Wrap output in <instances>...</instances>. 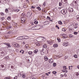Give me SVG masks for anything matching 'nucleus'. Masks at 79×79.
<instances>
[{
  "instance_id": "obj_1",
  "label": "nucleus",
  "mask_w": 79,
  "mask_h": 79,
  "mask_svg": "<svg viewBox=\"0 0 79 79\" xmlns=\"http://www.w3.org/2000/svg\"><path fill=\"white\" fill-rule=\"evenodd\" d=\"M45 40V38L43 37L37 38V40L39 42H43L44 40Z\"/></svg>"
},
{
  "instance_id": "obj_2",
  "label": "nucleus",
  "mask_w": 79,
  "mask_h": 79,
  "mask_svg": "<svg viewBox=\"0 0 79 79\" xmlns=\"http://www.w3.org/2000/svg\"><path fill=\"white\" fill-rule=\"evenodd\" d=\"M12 44L13 46L15 47H19V44H16L15 42H13L12 43Z\"/></svg>"
},
{
  "instance_id": "obj_3",
  "label": "nucleus",
  "mask_w": 79,
  "mask_h": 79,
  "mask_svg": "<svg viewBox=\"0 0 79 79\" xmlns=\"http://www.w3.org/2000/svg\"><path fill=\"white\" fill-rule=\"evenodd\" d=\"M63 45L64 47H68L69 45V42H64L63 43Z\"/></svg>"
},
{
  "instance_id": "obj_4",
  "label": "nucleus",
  "mask_w": 79,
  "mask_h": 79,
  "mask_svg": "<svg viewBox=\"0 0 79 79\" xmlns=\"http://www.w3.org/2000/svg\"><path fill=\"white\" fill-rule=\"evenodd\" d=\"M36 26V29H37V30H39V29H40L41 28H42V25H40L38 26Z\"/></svg>"
},
{
  "instance_id": "obj_5",
  "label": "nucleus",
  "mask_w": 79,
  "mask_h": 79,
  "mask_svg": "<svg viewBox=\"0 0 79 79\" xmlns=\"http://www.w3.org/2000/svg\"><path fill=\"white\" fill-rule=\"evenodd\" d=\"M61 12L63 15H65V14H66V13H67V10H66V9L62 10L61 11Z\"/></svg>"
},
{
  "instance_id": "obj_6",
  "label": "nucleus",
  "mask_w": 79,
  "mask_h": 79,
  "mask_svg": "<svg viewBox=\"0 0 79 79\" xmlns=\"http://www.w3.org/2000/svg\"><path fill=\"white\" fill-rule=\"evenodd\" d=\"M0 69L1 70H4V69H5V67H4V65H2L0 66Z\"/></svg>"
},
{
  "instance_id": "obj_7",
  "label": "nucleus",
  "mask_w": 79,
  "mask_h": 79,
  "mask_svg": "<svg viewBox=\"0 0 79 79\" xmlns=\"http://www.w3.org/2000/svg\"><path fill=\"white\" fill-rule=\"evenodd\" d=\"M47 43L48 44H50V45H51L53 43V41L52 40H50L49 41H47Z\"/></svg>"
},
{
  "instance_id": "obj_8",
  "label": "nucleus",
  "mask_w": 79,
  "mask_h": 79,
  "mask_svg": "<svg viewBox=\"0 0 79 79\" xmlns=\"http://www.w3.org/2000/svg\"><path fill=\"white\" fill-rule=\"evenodd\" d=\"M68 11L69 12H73V9L72 8L69 7L68 9Z\"/></svg>"
},
{
  "instance_id": "obj_9",
  "label": "nucleus",
  "mask_w": 79,
  "mask_h": 79,
  "mask_svg": "<svg viewBox=\"0 0 79 79\" xmlns=\"http://www.w3.org/2000/svg\"><path fill=\"white\" fill-rule=\"evenodd\" d=\"M37 27H36V26H35L33 27H32L31 28V30H37V29L36 28Z\"/></svg>"
},
{
  "instance_id": "obj_10",
  "label": "nucleus",
  "mask_w": 79,
  "mask_h": 79,
  "mask_svg": "<svg viewBox=\"0 0 79 79\" xmlns=\"http://www.w3.org/2000/svg\"><path fill=\"white\" fill-rule=\"evenodd\" d=\"M23 36L19 37L17 38V40H23Z\"/></svg>"
},
{
  "instance_id": "obj_11",
  "label": "nucleus",
  "mask_w": 79,
  "mask_h": 79,
  "mask_svg": "<svg viewBox=\"0 0 79 79\" xmlns=\"http://www.w3.org/2000/svg\"><path fill=\"white\" fill-rule=\"evenodd\" d=\"M25 18H24V17H22L21 18V20L22 21V23H24V22H25Z\"/></svg>"
},
{
  "instance_id": "obj_12",
  "label": "nucleus",
  "mask_w": 79,
  "mask_h": 79,
  "mask_svg": "<svg viewBox=\"0 0 79 79\" xmlns=\"http://www.w3.org/2000/svg\"><path fill=\"white\" fill-rule=\"evenodd\" d=\"M49 63H53L54 60L52 59L51 58L49 60Z\"/></svg>"
},
{
  "instance_id": "obj_13",
  "label": "nucleus",
  "mask_w": 79,
  "mask_h": 79,
  "mask_svg": "<svg viewBox=\"0 0 79 79\" xmlns=\"http://www.w3.org/2000/svg\"><path fill=\"white\" fill-rule=\"evenodd\" d=\"M44 59L45 61H48V58L47 56H45L44 57Z\"/></svg>"
},
{
  "instance_id": "obj_14",
  "label": "nucleus",
  "mask_w": 79,
  "mask_h": 79,
  "mask_svg": "<svg viewBox=\"0 0 79 79\" xmlns=\"http://www.w3.org/2000/svg\"><path fill=\"white\" fill-rule=\"evenodd\" d=\"M32 15V13H27V17H31Z\"/></svg>"
},
{
  "instance_id": "obj_15",
  "label": "nucleus",
  "mask_w": 79,
  "mask_h": 79,
  "mask_svg": "<svg viewBox=\"0 0 79 79\" xmlns=\"http://www.w3.org/2000/svg\"><path fill=\"white\" fill-rule=\"evenodd\" d=\"M54 47L55 48H57L58 47V45L57 44H54L53 45Z\"/></svg>"
},
{
  "instance_id": "obj_16",
  "label": "nucleus",
  "mask_w": 79,
  "mask_h": 79,
  "mask_svg": "<svg viewBox=\"0 0 79 79\" xmlns=\"http://www.w3.org/2000/svg\"><path fill=\"white\" fill-rule=\"evenodd\" d=\"M61 35H62V36H63L64 38H66V35L64 34H61Z\"/></svg>"
},
{
  "instance_id": "obj_17",
  "label": "nucleus",
  "mask_w": 79,
  "mask_h": 79,
  "mask_svg": "<svg viewBox=\"0 0 79 79\" xmlns=\"http://www.w3.org/2000/svg\"><path fill=\"white\" fill-rule=\"evenodd\" d=\"M43 47L44 48H47V46L46 44H45L43 46Z\"/></svg>"
},
{
  "instance_id": "obj_18",
  "label": "nucleus",
  "mask_w": 79,
  "mask_h": 79,
  "mask_svg": "<svg viewBox=\"0 0 79 79\" xmlns=\"http://www.w3.org/2000/svg\"><path fill=\"white\" fill-rule=\"evenodd\" d=\"M23 37H24V39H29V37L27 36H23Z\"/></svg>"
},
{
  "instance_id": "obj_19",
  "label": "nucleus",
  "mask_w": 79,
  "mask_h": 79,
  "mask_svg": "<svg viewBox=\"0 0 79 79\" xmlns=\"http://www.w3.org/2000/svg\"><path fill=\"white\" fill-rule=\"evenodd\" d=\"M15 12H16V13H18L19 11L20 10L19 9H15L14 10Z\"/></svg>"
},
{
  "instance_id": "obj_20",
  "label": "nucleus",
  "mask_w": 79,
  "mask_h": 79,
  "mask_svg": "<svg viewBox=\"0 0 79 79\" xmlns=\"http://www.w3.org/2000/svg\"><path fill=\"white\" fill-rule=\"evenodd\" d=\"M22 77L23 78H25V77H26V74H25L24 73H23Z\"/></svg>"
},
{
  "instance_id": "obj_21",
  "label": "nucleus",
  "mask_w": 79,
  "mask_h": 79,
  "mask_svg": "<svg viewBox=\"0 0 79 79\" xmlns=\"http://www.w3.org/2000/svg\"><path fill=\"white\" fill-rule=\"evenodd\" d=\"M21 16H23V17H25L26 16V15L24 13H23L22 14H21Z\"/></svg>"
},
{
  "instance_id": "obj_22",
  "label": "nucleus",
  "mask_w": 79,
  "mask_h": 79,
  "mask_svg": "<svg viewBox=\"0 0 79 79\" xmlns=\"http://www.w3.org/2000/svg\"><path fill=\"white\" fill-rule=\"evenodd\" d=\"M34 53H35L36 54V53H37L38 52V50L37 49L35 50V51H34Z\"/></svg>"
},
{
  "instance_id": "obj_23",
  "label": "nucleus",
  "mask_w": 79,
  "mask_h": 79,
  "mask_svg": "<svg viewBox=\"0 0 79 79\" xmlns=\"http://www.w3.org/2000/svg\"><path fill=\"white\" fill-rule=\"evenodd\" d=\"M61 2L64 4H65L66 3V1L64 0H61Z\"/></svg>"
},
{
  "instance_id": "obj_24",
  "label": "nucleus",
  "mask_w": 79,
  "mask_h": 79,
  "mask_svg": "<svg viewBox=\"0 0 79 79\" xmlns=\"http://www.w3.org/2000/svg\"><path fill=\"white\" fill-rule=\"evenodd\" d=\"M62 31H64V32H65L66 31V29L63 28L62 30Z\"/></svg>"
},
{
  "instance_id": "obj_25",
  "label": "nucleus",
  "mask_w": 79,
  "mask_h": 79,
  "mask_svg": "<svg viewBox=\"0 0 79 79\" xmlns=\"http://www.w3.org/2000/svg\"><path fill=\"white\" fill-rule=\"evenodd\" d=\"M7 34H13V32L9 31L7 33Z\"/></svg>"
},
{
  "instance_id": "obj_26",
  "label": "nucleus",
  "mask_w": 79,
  "mask_h": 79,
  "mask_svg": "<svg viewBox=\"0 0 79 79\" xmlns=\"http://www.w3.org/2000/svg\"><path fill=\"white\" fill-rule=\"evenodd\" d=\"M34 23L35 24H38V21H34Z\"/></svg>"
},
{
  "instance_id": "obj_27",
  "label": "nucleus",
  "mask_w": 79,
  "mask_h": 79,
  "mask_svg": "<svg viewBox=\"0 0 79 79\" xmlns=\"http://www.w3.org/2000/svg\"><path fill=\"white\" fill-rule=\"evenodd\" d=\"M58 23L59 24H60V25H61V24H62V22H61V21H60L58 22Z\"/></svg>"
},
{
  "instance_id": "obj_28",
  "label": "nucleus",
  "mask_w": 79,
  "mask_h": 79,
  "mask_svg": "<svg viewBox=\"0 0 79 79\" xmlns=\"http://www.w3.org/2000/svg\"><path fill=\"white\" fill-rule=\"evenodd\" d=\"M32 53V51H29L28 52V54H29V55H31Z\"/></svg>"
},
{
  "instance_id": "obj_29",
  "label": "nucleus",
  "mask_w": 79,
  "mask_h": 79,
  "mask_svg": "<svg viewBox=\"0 0 79 79\" xmlns=\"http://www.w3.org/2000/svg\"><path fill=\"white\" fill-rule=\"evenodd\" d=\"M63 68L64 69H66V66H63Z\"/></svg>"
},
{
  "instance_id": "obj_30",
  "label": "nucleus",
  "mask_w": 79,
  "mask_h": 79,
  "mask_svg": "<svg viewBox=\"0 0 79 79\" xmlns=\"http://www.w3.org/2000/svg\"><path fill=\"white\" fill-rule=\"evenodd\" d=\"M7 19H8V20H11V17H10V16H9L8 17V18H7Z\"/></svg>"
},
{
  "instance_id": "obj_31",
  "label": "nucleus",
  "mask_w": 79,
  "mask_h": 79,
  "mask_svg": "<svg viewBox=\"0 0 79 79\" xmlns=\"http://www.w3.org/2000/svg\"><path fill=\"white\" fill-rule=\"evenodd\" d=\"M0 15H2V16H4V15H5L3 13L1 12L0 13Z\"/></svg>"
},
{
  "instance_id": "obj_32",
  "label": "nucleus",
  "mask_w": 79,
  "mask_h": 79,
  "mask_svg": "<svg viewBox=\"0 0 79 79\" xmlns=\"http://www.w3.org/2000/svg\"><path fill=\"white\" fill-rule=\"evenodd\" d=\"M5 12H6V13H8V9H6L5 10Z\"/></svg>"
},
{
  "instance_id": "obj_33",
  "label": "nucleus",
  "mask_w": 79,
  "mask_h": 79,
  "mask_svg": "<svg viewBox=\"0 0 79 79\" xmlns=\"http://www.w3.org/2000/svg\"><path fill=\"white\" fill-rule=\"evenodd\" d=\"M41 55H44V54H45V53H44V52H42V51H41Z\"/></svg>"
},
{
  "instance_id": "obj_34",
  "label": "nucleus",
  "mask_w": 79,
  "mask_h": 79,
  "mask_svg": "<svg viewBox=\"0 0 79 79\" xmlns=\"http://www.w3.org/2000/svg\"><path fill=\"white\" fill-rule=\"evenodd\" d=\"M22 64H23V63L22 62H20L19 64V66H22Z\"/></svg>"
},
{
  "instance_id": "obj_35",
  "label": "nucleus",
  "mask_w": 79,
  "mask_h": 79,
  "mask_svg": "<svg viewBox=\"0 0 79 79\" xmlns=\"http://www.w3.org/2000/svg\"><path fill=\"white\" fill-rule=\"evenodd\" d=\"M7 46H8L7 48H9V47H11V45H10L9 43H8V44H7Z\"/></svg>"
},
{
  "instance_id": "obj_36",
  "label": "nucleus",
  "mask_w": 79,
  "mask_h": 79,
  "mask_svg": "<svg viewBox=\"0 0 79 79\" xmlns=\"http://www.w3.org/2000/svg\"><path fill=\"white\" fill-rule=\"evenodd\" d=\"M69 37H70V38H72V37H73V35L71 34L69 35Z\"/></svg>"
},
{
  "instance_id": "obj_37",
  "label": "nucleus",
  "mask_w": 79,
  "mask_h": 79,
  "mask_svg": "<svg viewBox=\"0 0 79 79\" xmlns=\"http://www.w3.org/2000/svg\"><path fill=\"white\" fill-rule=\"evenodd\" d=\"M53 65V66H54V67H55V66H56V63H54Z\"/></svg>"
},
{
  "instance_id": "obj_38",
  "label": "nucleus",
  "mask_w": 79,
  "mask_h": 79,
  "mask_svg": "<svg viewBox=\"0 0 79 79\" xmlns=\"http://www.w3.org/2000/svg\"><path fill=\"white\" fill-rule=\"evenodd\" d=\"M45 5H46V4H45V2H44L43 4V6H45Z\"/></svg>"
},
{
  "instance_id": "obj_39",
  "label": "nucleus",
  "mask_w": 79,
  "mask_h": 79,
  "mask_svg": "<svg viewBox=\"0 0 79 79\" xmlns=\"http://www.w3.org/2000/svg\"><path fill=\"white\" fill-rule=\"evenodd\" d=\"M0 53H1V54H2V55H5V54H4V52H1V51H0Z\"/></svg>"
},
{
  "instance_id": "obj_40",
  "label": "nucleus",
  "mask_w": 79,
  "mask_h": 79,
  "mask_svg": "<svg viewBox=\"0 0 79 79\" xmlns=\"http://www.w3.org/2000/svg\"><path fill=\"white\" fill-rule=\"evenodd\" d=\"M28 44H26L25 45V47H26V48H29V46H28Z\"/></svg>"
},
{
  "instance_id": "obj_41",
  "label": "nucleus",
  "mask_w": 79,
  "mask_h": 79,
  "mask_svg": "<svg viewBox=\"0 0 79 79\" xmlns=\"http://www.w3.org/2000/svg\"><path fill=\"white\" fill-rule=\"evenodd\" d=\"M74 56L75 58H77V55H74Z\"/></svg>"
},
{
  "instance_id": "obj_42",
  "label": "nucleus",
  "mask_w": 79,
  "mask_h": 79,
  "mask_svg": "<svg viewBox=\"0 0 79 79\" xmlns=\"http://www.w3.org/2000/svg\"><path fill=\"white\" fill-rule=\"evenodd\" d=\"M52 73L55 74H56V72L55 71H54L52 72Z\"/></svg>"
},
{
  "instance_id": "obj_43",
  "label": "nucleus",
  "mask_w": 79,
  "mask_h": 79,
  "mask_svg": "<svg viewBox=\"0 0 79 79\" xmlns=\"http://www.w3.org/2000/svg\"><path fill=\"white\" fill-rule=\"evenodd\" d=\"M5 79H10V78L8 77H6L4 78Z\"/></svg>"
},
{
  "instance_id": "obj_44",
  "label": "nucleus",
  "mask_w": 79,
  "mask_h": 79,
  "mask_svg": "<svg viewBox=\"0 0 79 79\" xmlns=\"http://www.w3.org/2000/svg\"><path fill=\"white\" fill-rule=\"evenodd\" d=\"M77 32H74V34H75V35H77Z\"/></svg>"
},
{
  "instance_id": "obj_45",
  "label": "nucleus",
  "mask_w": 79,
  "mask_h": 79,
  "mask_svg": "<svg viewBox=\"0 0 79 79\" xmlns=\"http://www.w3.org/2000/svg\"><path fill=\"white\" fill-rule=\"evenodd\" d=\"M61 5H62L61 2H59V6H61Z\"/></svg>"
},
{
  "instance_id": "obj_46",
  "label": "nucleus",
  "mask_w": 79,
  "mask_h": 79,
  "mask_svg": "<svg viewBox=\"0 0 79 79\" xmlns=\"http://www.w3.org/2000/svg\"><path fill=\"white\" fill-rule=\"evenodd\" d=\"M37 9L40 10H41L40 7L39 6L37 7Z\"/></svg>"
},
{
  "instance_id": "obj_47",
  "label": "nucleus",
  "mask_w": 79,
  "mask_h": 79,
  "mask_svg": "<svg viewBox=\"0 0 79 79\" xmlns=\"http://www.w3.org/2000/svg\"><path fill=\"white\" fill-rule=\"evenodd\" d=\"M23 7L24 8H27V6H26V5H24L23 6Z\"/></svg>"
},
{
  "instance_id": "obj_48",
  "label": "nucleus",
  "mask_w": 79,
  "mask_h": 79,
  "mask_svg": "<svg viewBox=\"0 0 79 79\" xmlns=\"http://www.w3.org/2000/svg\"><path fill=\"white\" fill-rule=\"evenodd\" d=\"M18 78V76H16L14 77V79H17Z\"/></svg>"
},
{
  "instance_id": "obj_49",
  "label": "nucleus",
  "mask_w": 79,
  "mask_h": 79,
  "mask_svg": "<svg viewBox=\"0 0 79 79\" xmlns=\"http://www.w3.org/2000/svg\"><path fill=\"white\" fill-rule=\"evenodd\" d=\"M31 26H34V24L33 23H31Z\"/></svg>"
},
{
  "instance_id": "obj_50",
  "label": "nucleus",
  "mask_w": 79,
  "mask_h": 79,
  "mask_svg": "<svg viewBox=\"0 0 79 79\" xmlns=\"http://www.w3.org/2000/svg\"><path fill=\"white\" fill-rule=\"evenodd\" d=\"M66 71H64V70H62V71L63 72H64V73H68V71H67V70H66Z\"/></svg>"
},
{
  "instance_id": "obj_51",
  "label": "nucleus",
  "mask_w": 79,
  "mask_h": 79,
  "mask_svg": "<svg viewBox=\"0 0 79 79\" xmlns=\"http://www.w3.org/2000/svg\"><path fill=\"white\" fill-rule=\"evenodd\" d=\"M47 19H50V18L48 16L47 17Z\"/></svg>"
},
{
  "instance_id": "obj_52",
  "label": "nucleus",
  "mask_w": 79,
  "mask_h": 79,
  "mask_svg": "<svg viewBox=\"0 0 79 79\" xmlns=\"http://www.w3.org/2000/svg\"><path fill=\"white\" fill-rule=\"evenodd\" d=\"M56 27H57L58 29H60V28L59 27H58L57 25H56Z\"/></svg>"
},
{
  "instance_id": "obj_53",
  "label": "nucleus",
  "mask_w": 79,
  "mask_h": 79,
  "mask_svg": "<svg viewBox=\"0 0 79 79\" xmlns=\"http://www.w3.org/2000/svg\"><path fill=\"white\" fill-rule=\"evenodd\" d=\"M14 25L15 26H16V25H17V23H16L14 22Z\"/></svg>"
},
{
  "instance_id": "obj_54",
  "label": "nucleus",
  "mask_w": 79,
  "mask_h": 79,
  "mask_svg": "<svg viewBox=\"0 0 79 79\" xmlns=\"http://www.w3.org/2000/svg\"><path fill=\"white\" fill-rule=\"evenodd\" d=\"M64 75L65 77H66V76H67V75H66V73H64Z\"/></svg>"
},
{
  "instance_id": "obj_55",
  "label": "nucleus",
  "mask_w": 79,
  "mask_h": 79,
  "mask_svg": "<svg viewBox=\"0 0 79 79\" xmlns=\"http://www.w3.org/2000/svg\"><path fill=\"white\" fill-rule=\"evenodd\" d=\"M31 8H34H34H35V7H34L33 6H31Z\"/></svg>"
},
{
  "instance_id": "obj_56",
  "label": "nucleus",
  "mask_w": 79,
  "mask_h": 79,
  "mask_svg": "<svg viewBox=\"0 0 79 79\" xmlns=\"http://www.w3.org/2000/svg\"><path fill=\"white\" fill-rule=\"evenodd\" d=\"M13 68H14V66H13L12 65L11 66V69H13Z\"/></svg>"
},
{
  "instance_id": "obj_57",
  "label": "nucleus",
  "mask_w": 79,
  "mask_h": 79,
  "mask_svg": "<svg viewBox=\"0 0 79 79\" xmlns=\"http://www.w3.org/2000/svg\"><path fill=\"white\" fill-rule=\"evenodd\" d=\"M76 76H78V75H79V73H76Z\"/></svg>"
},
{
  "instance_id": "obj_58",
  "label": "nucleus",
  "mask_w": 79,
  "mask_h": 79,
  "mask_svg": "<svg viewBox=\"0 0 79 79\" xmlns=\"http://www.w3.org/2000/svg\"><path fill=\"white\" fill-rule=\"evenodd\" d=\"M45 74H46L47 76H49V75H48V74L47 73H46Z\"/></svg>"
},
{
  "instance_id": "obj_59",
  "label": "nucleus",
  "mask_w": 79,
  "mask_h": 79,
  "mask_svg": "<svg viewBox=\"0 0 79 79\" xmlns=\"http://www.w3.org/2000/svg\"><path fill=\"white\" fill-rule=\"evenodd\" d=\"M61 77H64V75H61Z\"/></svg>"
},
{
  "instance_id": "obj_60",
  "label": "nucleus",
  "mask_w": 79,
  "mask_h": 79,
  "mask_svg": "<svg viewBox=\"0 0 79 79\" xmlns=\"http://www.w3.org/2000/svg\"><path fill=\"white\" fill-rule=\"evenodd\" d=\"M5 19V17H2V20H4Z\"/></svg>"
},
{
  "instance_id": "obj_61",
  "label": "nucleus",
  "mask_w": 79,
  "mask_h": 79,
  "mask_svg": "<svg viewBox=\"0 0 79 79\" xmlns=\"http://www.w3.org/2000/svg\"><path fill=\"white\" fill-rule=\"evenodd\" d=\"M26 2L27 3H29V0H26Z\"/></svg>"
},
{
  "instance_id": "obj_62",
  "label": "nucleus",
  "mask_w": 79,
  "mask_h": 79,
  "mask_svg": "<svg viewBox=\"0 0 79 79\" xmlns=\"http://www.w3.org/2000/svg\"><path fill=\"white\" fill-rule=\"evenodd\" d=\"M8 43H6V44H5V45H8Z\"/></svg>"
},
{
  "instance_id": "obj_63",
  "label": "nucleus",
  "mask_w": 79,
  "mask_h": 79,
  "mask_svg": "<svg viewBox=\"0 0 79 79\" xmlns=\"http://www.w3.org/2000/svg\"><path fill=\"white\" fill-rule=\"evenodd\" d=\"M45 23H48V21H46L45 22Z\"/></svg>"
},
{
  "instance_id": "obj_64",
  "label": "nucleus",
  "mask_w": 79,
  "mask_h": 79,
  "mask_svg": "<svg viewBox=\"0 0 79 79\" xmlns=\"http://www.w3.org/2000/svg\"><path fill=\"white\" fill-rule=\"evenodd\" d=\"M77 67L78 69H79V65H77Z\"/></svg>"
}]
</instances>
